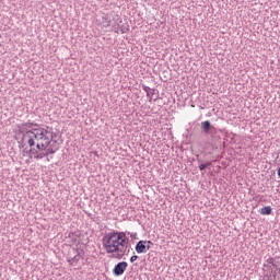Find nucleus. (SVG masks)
<instances>
[{
	"instance_id": "nucleus-14",
	"label": "nucleus",
	"mask_w": 280,
	"mask_h": 280,
	"mask_svg": "<svg viewBox=\"0 0 280 280\" xmlns=\"http://www.w3.org/2000/svg\"><path fill=\"white\" fill-rule=\"evenodd\" d=\"M152 246H154V243H152V244H145L147 252H149L150 248H152Z\"/></svg>"
},
{
	"instance_id": "nucleus-17",
	"label": "nucleus",
	"mask_w": 280,
	"mask_h": 280,
	"mask_svg": "<svg viewBox=\"0 0 280 280\" xmlns=\"http://www.w3.org/2000/svg\"><path fill=\"white\" fill-rule=\"evenodd\" d=\"M131 237H132L133 240H136V238H137V233L131 234Z\"/></svg>"
},
{
	"instance_id": "nucleus-16",
	"label": "nucleus",
	"mask_w": 280,
	"mask_h": 280,
	"mask_svg": "<svg viewBox=\"0 0 280 280\" xmlns=\"http://www.w3.org/2000/svg\"><path fill=\"white\" fill-rule=\"evenodd\" d=\"M205 165H207V167H211L212 163L211 162H207Z\"/></svg>"
},
{
	"instance_id": "nucleus-1",
	"label": "nucleus",
	"mask_w": 280,
	"mask_h": 280,
	"mask_svg": "<svg viewBox=\"0 0 280 280\" xmlns=\"http://www.w3.org/2000/svg\"><path fill=\"white\" fill-rule=\"evenodd\" d=\"M25 126L26 132L22 137V145L30 148L26 154H30L31 159L39 161L49 154H56V149L49 147L54 141V131L50 127H40L30 121Z\"/></svg>"
},
{
	"instance_id": "nucleus-11",
	"label": "nucleus",
	"mask_w": 280,
	"mask_h": 280,
	"mask_svg": "<svg viewBox=\"0 0 280 280\" xmlns=\"http://www.w3.org/2000/svg\"><path fill=\"white\" fill-rule=\"evenodd\" d=\"M199 170H200V172H205V170H207V165L200 164Z\"/></svg>"
},
{
	"instance_id": "nucleus-9",
	"label": "nucleus",
	"mask_w": 280,
	"mask_h": 280,
	"mask_svg": "<svg viewBox=\"0 0 280 280\" xmlns=\"http://www.w3.org/2000/svg\"><path fill=\"white\" fill-rule=\"evenodd\" d=\"M154 91L155 90H151V92L147 94V97H149V102H152V95H154Z\"/></svg>"
},
{
	"instance_id": "nucleus-5",
	"label": "nucleus",
	"mask_w": 280,
	"mask_h": 280,
	"mask_svg": "<svg viewBox=\"0 0 280 280\" xmlns=\"http://www.w3.org/2000/svg\"><path fill=\"white\" fill-rule=\"evenodd\" d=\"M145 244H152V241H139L136 245V252L138 254L148 253Z\"/></svg>"
},
{
	"instance_id": "nucleus-12",
	"label": "nucleus",
	"mask_w": 280,
	"mask_h": 280,
	"mask_svg": "<svg viewBox=\"0 0 280 280\" xmlns=\"http://www.w3.org/2000/svg\"><path fill=\"white\" fill-rule=\"evenodd\" d=\"M137 259H139V256H131V258H130L131 264H135V261H137Z\"/></svg>"
},
{
	"instance_id": "nucleus-2",
	"label": "nucleus",
	"mask_w": 280,
	"mask_h": 280,
	"mask_svg": "<svg viewBox=\"0 0 280 280\" xmlns=\"http://www.w3.org/2000/svg\"><path fill=\"white\" fill-rule=\"evenodd\" d=\"M103 248L108 254L117 253L115 256L116 259H122L128 246L122 245L117 236L113 232H109L103 237Z\"/></svg>"
},
{
	"instance_id": "nucleus-3",
	"label": "nucleus",
	"mask_w": 280,
	"mask_h": 280,
	"mask_svg": "<svg viewBox=\"0 0 280 280\" xmlns=\"http://www.w3.org/2000/svg\"><path fill=\"white\" fill-rule=\"evenodd\" d=\"M127 268H128V262L126 261L118 262L117 265H115L113 269V275L115 277H121V275L126 272Z\"/></svg>"
},
{
	"instance_id": "nucleus-10",
	"label": "nucleus",
	"mask_w": 280,
	"mask_h": 280,
	"mask_svg": "<svg viewBox=\"0 0 280 280\" xmlns=\"http://www.w3.org/2000/svg\"><path fill=\"white\" fill-rule=\"evenodd\" d=\"M268 280H277V272L270 275V276L268 277Z\"/></svg>"
},
{
	"instance_id": "nucleus-7",
	"label": "nucleus",
	"mask_w": 280,
	"mask_h": 280,
	"mask_svg": "<svg viewBox=\"0 0 280 280\" xmlns=\"http://www.w3.org/2000/svg\"><path fill=\"white\" fill-rule=\"evenodd\" d=\"M84 254V252L82 250H77L75 256L69 260L70 264H78V261H80L82 259V255Z\"/></svg>"
},
{
	"instance_id": "nucleus-13",
	"label": "nucleus",
	"mask_w": 280,
	"mask_h": 280,
	"mask_svg": "<svg viewBox=\"0 0 280 280\" xmlns=\"http://www.w3.org/2000/svg\"><path fill=\"white\" fill-rule=\"evenodd\" d=\"M143 91H145V93L147 94H149L150 93V91H152V89H150V86H143Z\"/></svg>"
},
{
	"instance_id": "nucleus-18",
	"label": "nucleus",
	"mask_w": 280,
	"mask_h": 280,
	"mask_svg": "<svg viewBox=\"0 0 280 280\" xmlns=\"http://www.w3.org/2000/svg\"><path fill=\"white\" fill-rule=\"evenodd\" d=\"M278 272L280 273V268H278Z\"/></svg>"
},
{
	"instance_id": "nucleus-6",
	"label": "nucleus",
	"mask_w": 280,
	"mask_h": 280,
	"mask_svg": "<svg viewBox=\"0 0 280 280\" xmlns=\"http://www.w3.org/2000/svg\"><path fill=\"white\" fill-rule=\"evenodd\" d=\"M113 234L118 238V242L122 244V246H126V242H128V237H126V234L124 232H113Z\"/></svg>"
},
{
	"instance_id": "nucleus-15",
	"label": "nucleus",
	"mask_w": 280,
	"mask_h": 280,
	"mask_svg": "<svg viewBox=\"0 0 280 280\" xmlns=\"http://www.w3.org/2000/svg\"><path fill=\"white\" fill-rule=\"evenodd\" d=\"M272 261H273V259L271 258V259L269 260V264H272L273 268H277V264H275V262H272Z\"/></svg>"
},
{
	"instance_id": "nucleus-8",
	"label": "nucleus",
	"mask_w": 280,
	"mask_h": 280,
	"mask_svg": "<svg viewBox=\"0 0 280 280\" xmlns=\"http://www.w3.org/2000/svg\"><path fill=\"white\" fill-rule=\"evenodd\" d=\"M261 215H270L272 213V207L267 206L260 210Z\"/></svg>"
},
{
	"instance_id": "nucleus-4",
	"label": "nucleus",
	"mask_w": 280,
	"mask_h": 280,
	"mask_svg": "<svg viewBox=\"0 0 280 280\" xmlns=\"http://www.w3.org/2000/svg\"><path fill=\"white\" fill-rule=\"evenodd\" d=\"M201 131L203 135H215V127L211 125V121L206 120L201 122Z\"/></svg>"
}]
</instances>
